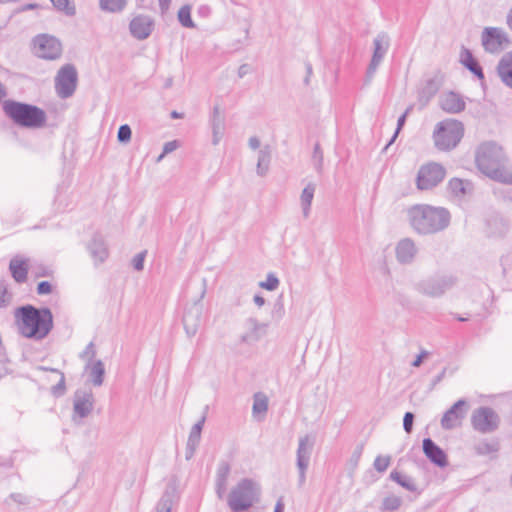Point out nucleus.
<instances>
[{"mask_svg":"<svg viewBox=\"0 0 512 512\" xmlns=\"http://www.w3.org/2000/svg\"><path fill=\"white\" fill-rule=\"evenodd\" d=\"M15 320L19 333L33 340H43L54 327L53 314L48 307L26 304L15 309Z\"/></svg>","mask_w":512,"mask_h":512,"instance_id":"f257e3e1","label":"nucleus"},{"mask_svg":"<svg viewBox=\"0 0 512 512\" xmlns=\"http://www.w3.org/2000/svg\"><path fill=\"white\" fill-rule=\"evenodd\" d=\"M411 227L420 235L436 234L445 230L451 221V214L444 207L416 204L408 209Z\"/></svg>","mask_w":512,"mask_h":512,"instance_id":"f03ea898","label":"nucleus"},{"mask_svg":"<svg viewBox=\"0 0 512 512\" xmlns=\"http://www.w3.org/2000/svg\"><path fill=\"white\" fill-rule=\"evenodd\" d=\"M475 161L479 171L491 180L512 185V172L504 167L506 155L495 142L482 143L477 149Z\"/></svg>","mask_w":512,"mask_h":512,"instance_id":"7ed1b4c3","label":"nucleus"},{"mask_svg":"<svg viewBox=\"0 0 512 512\" xmlns=\"http://www.w3.org/2000/svg\"><path fill=\"white\" fill-rule=\"evenodd\" d=\"M2 109L16 126L27 129H39L46 125V112L33 104L12 99L5 100Z\"/></svg>","mask_w":512,"mask_h":512,"instance_id":"20e7f679","label":"nucleus"},{"mask_svg":"<svg viewBox=\"0 0 512 512\" xmlns=\"http://www.w3.org/2000/svg\"><path fill=\"white\" fill-rule=\"evenodd\" d=\"M259 500V489L252 479H241L230 491L227 504L232 512L248 511Z\"/></svg>","mask_w":512,"mask_h":512,"instance_id":"39448f33","label":"nucleus"},{"mask_svg":"<svg viewBox=\"0 0 512 512\" xmlns=\"http://www.w3.org/2000/svg\"><path fill=\"white\" fill-rule=\"evenodd\" d=\"M464 136V125L461 121L447 119L439 122L433 133L435 146L441 151L454 149Z\"/></svg>","mask_w":512,"mask_h":512,"instance_id":"423d86ee","label":"nucleus"},{"mask_svg":"<svg viewBox=\"0 0 512 512\" xmlns=\"http://www.w3.org/2000/svg\"><path fill=\"white\" fill-rule=\"evenodd\" d=\"M456 282L457 278L453 275L436 274L416 283L415 289L427 297L439 298L452 289Z\"/></svg>","mask_w":512,"mask_h":512,"instance_id":"0eeeda50","label":"nucleus"},{"mask_svg":"<svg viewBox=\"0 0 512 512\" xmlns=\"http://www.w3.org/2000/svg\"><path fill=\"white\" fill-rule=\"evenodd\" d=\"M445 167L437 162H429L420 166L416 176L417 189L431 190L437 187L445 178Z\"/></svg>","mask_w":512,"mask_h":512,"instance_id":"6e6552de","label":"nucleus"},{"mask_svg":"<svg viewBox=\"0 0 512 512\" xmlns=\"http://www.w3.org/2000/svg\"><path fill=\"white\" fill-rule=\"evenodd\" d=\"M32 51L38 58L56 60L62 55V44L51 34H37L32 39Z\"/></svg>","mask_w":512,"mask_h":512,"instance_id":"1a4fd4ad","label":"nucleus"},{"mask_svg":"<svg viewBox=\"0 0 512 512\" xmlns=\"http://www.w3.org/2000/svg\"><path fill=\"white\" fill-rule=\"evenodd\" d=\"M206 280H203V289L198 300H195L185 309L182 322L188 337H193L199 331L203 321V304L202 298L206 293Z\"/></svg>","mask_w":512,"mask_h":512,"instance_id":"9d476101","label":"nucleus"},{"mask_svg":"<svg viewBox=\"0 0 512 512\" xmlns=\"http://www.w3.org/2000/svg\"><path fill=\"white\" fill-rule=\"evenodd\" d=\"M471 424L480 433H492L499 428L500 417L491 407L481 406L473 411Z\"/></svg>","mask_w":512,"mask_h":512,"instance_id":"9b49d317","label":"nucleus"},{"mask_svg":"<svg viewBox=\"0 0 512 512\" xmlns=\"http://www.w3.org/2000/svg\"><path fill=\"white\" fill-rule=\"evenodd\" d=\"M78 74L72 64L62 66L55 78V88L57 95L62 99L71 97L77 87Z\"/></svg>","mask_w":512,"mask_h":512,"instance_id":"f8f14e48","label":"nucleus"},{"mask_svg":"<svg viewBox=\"0 0 512 512\" xmlns=\"http://www.w3.org/2000/svg\"><path fill=\"white\" fill-rule=\"evenodd\" d=\"M313 444L314 443L310 439L309 435L299 438L298 448L296 451V465L299 471V486H302L306 481V471L309 466Z\"/></svg>","mask_w":512,"mask_h":512,"instance_id":"ddd939ff","label":"nucleus"},{"mask_svg":"<svg viewBox=\"0 0 512 512\" xmlns=\"http://www.w3.org/2000/svg\"><path fill=\"white\" fill-rule=\"evenodd\" d=\"M94 408V396L91 390L77 389L73 396V416L72 419L76 422V417L80 419L86 418Z\"/></svg>","mask_w":512,"mask_h":512,"instance_id":"4468645a","label":"nucleus"},{"mask_svg":"<svg viewBox=\"0 0 512 512\" xmlns=\"http://www.w3.org/2000/svg\"><path fill=\"white\" fill-rule=\"evenodd\" d=\"M374 49L371 61L366 70V78L370 81L389 48V40L385 35H378L373 41Z\"/></svg>","mask_w":512,"mask_h":512,"instance_id":"2eb2a0df","label":"nucleus"},{"mask_svg":"<svg viewBox=\"0 0 512 512\" xmlns=\"http://www.w3.org/2000/svg\"><path fill=\"white\" fill-rule=\"evenodd\" d=\"M467 407V401L465 399H459L456 401L443 415L441 419V426L445 430H451L456 428L461 420L466 415L465 408Z\"/></svg>","mask_w":512,"mask_h":512,"instance_id":"dca6fc26","label":"nucleus"},{"mask_svg":"<svg viewBox=\"0 0 512 512\" xmlns=\"http://www.w3.org/2000/svg\"><path fill=\"white\" fill-rule=\"evenodd\" d=\"M422 450L427 459L439 468L448 466V456L446 452L437 445L431 438H424L422 441Z\"/></svg>","mask_w":512,"mask_h":512,"instance_id":"f3484780","label":"nucleus"},{"mask_svg":"<svg viewBox=\"0 0 512 512\" xmlns=\"http://www.w3.org/2000/svg\"><path fill=\"white\" fill-rule=\"evenodd\" d=\"M87 250L97 266L103 263L109 256L108 247L101 233L95 232L87 244Z\"/></svg>","mask_w":512,"mask_h":512,"instance_id":"a211bd4d","label":"nucleus"},{"mask_svg":"<svg viewBox=\"0 0 512 512\" xmlns=\"http://www.w3.org/2000/svg\"><path fill=\"white\" fill-rule=\"evenodd\" d=\"M510 44L507 34H482V45L489 53H499Z\"/></svg>","mask_w":512,"mask_h":512,"instance_id":"6ab92c4d","label":"nucleus"},{"mask_svg":"<svg viewBox=\"0 0 512 512\" xmlns=\"http://www.w3.org/2000/svg\"><path fill=\"white\" fill-rule=\"evenodd\" d=\"M447 190L453 197L463 200L467 196L472 195L474 191V184L470 180L454 177L449 180Z\"/></svg>","mask_w":512,"mask_h":512,"instance_id":"aec40b11","label":"nucleus"},{"mask_svg":"<svg viewBox=\"0 0 512 512\" xmlns=\"http://www.w3.org/2000/svg\"><path fill=\"white\" fill-rule=\"evenodd\" d=\"M440 107L447 113L457 114L465 110L466 103L458 93L450 91L440 98Z\"/></svg>","mask_w":512,"mask_h":512,"instance_id":"412c9836","label":"nucleus"},{"mask_svg":"<svg viewBox=\"0 0 512 512\" xmlns=\"http://www.w3.org/2000/svg\"><path fill=\"white\" fill-rule=\"evenodd\" d=\"M396 258L401 264H410L417 253L415 243L410 238L400 240L395 249Z\"/></svg>","mask_w":512,"mask_h":512,"instance_id":"4be33fe9","label":"nucleus"},{"mask_svg":"<svg viewBox=\"0 0 512 512\" xmlns=\"http://www.w3.org/2000/svg\"><path fill=\"white\" fill-rule=\"evenodd\" d=\"M496 70L502 83L512 89V51L502 56Z\"/></svg>","mask_w":512,"mask_h":512,"instance_id":"5701e85b","label":"nucleus"},{"mask_svg":"<svg viewBox=\"0 0 512 512\" xmlns=\"http://www.w3.org/2000/svg\"><path fill=\"white\" fill-rule=\"evenodd\" d=\"M210 125L212 128L213 139L212 143L217 145L223 135L225 128V118L220 112V106L214 105L212 114L210 117Z\"/></svg>","mask_w":512,"mask_h":512,"instance_id":"b1692460","label":"nucleus"},{"mask_svg":"<svg viewBox=\"0 0 512 512\" xmlns=\"http://www.w3.org/2000/svg\"><path fill=\"white\" fill-rule=\"evenodd\" d=\"M441 87V81L437 77L429 78L419 90V102L425 106L437 94Z\"/></svg>","mask_w":512,"mask_h":512,"instance_id":"393cba45","label":"nucleus"},{"mask_svg":"<svg viewBox=\"0 0 512 512\" xmlns=\"http://www.w3.org/2000/svg\"><path fill=\"white\" fill-rule=\"evenodd\" d=\"M460 62L466 69H468L472 74H474L479 80H484L485 76H484L483 69L469 49L463 47L461 55H460Z\"/></svg>","mask_w":512,"mask_h":512,"instance_id":"a878e982","label":"nucleus"},{"mask_svg":"<svg viewBox=\"0 0 512 512\" xmlns=\"http://www.w3.org/2000/svg\"><path fill=\"white\" fill-rule=\"evenodd\" d=\"M9 269L13 279L17 283H23L27 280L28 266L25 260L12 259Z\"/></svg>","mask_w":512,"mask_h":512,"instance_id":"bb28decb","label":"nucleus"},{"mask_svg":"<svg viewBox=\"0 0 512 512\" xmlns=\"http://www.w3.org/2000/svg\"><path fill=\"white\" fill-rule=\"evenodd\" d=\"M500 450V443L497 439H483L474 445L475 454L486 456L496 454Z\"/></svg>","mask_w":512,"mask_h":512,"instance_id":"cd10ccee","label":"nucleus"},{"mask_svg":"<svg viewBox=\"0 0 512 512\" xmlns=\"http://www.w3.org/2000/svg\"><path fill=\"white\" fill-rule=\"evenodd\" d=\"M154 21L148 15H138L130 22V32H151Z\"/></svg>","mask_w":512,"mask_h":512,"instance_id":"c85d7f7f","label":"nucleus"},{"mask_svg":"<svg viewBox=\"0 0 512 512\" xmlns=\"http://www.w3.org/2000/svg\"><path fill=\"white\" fill-rule=\"evenodd\" d=\"M389 478L396 482L398 485H400L402 488L410 491V492H417V485L414 481V479L408 475H404L401 472L397 470H393L390 473Z\"/></svg>","mask_w":512,"mask_h":512,"instance_id":"c756f323","label":"nucleus"},{"mask_svg":"<svg viewBox=\"0 0 512 512\" xmlns=\"http://www.w3.org/2000/svg\"><path fill=\"white\" fill-rule=\"evenodd\" d=\"M175 487L168 485L156 506V512H171Z\"/></svg>","mask_w":512,"mask_h":512,"instance_id":"7c9ffc66","label":"nucleus"},{"mask_svg":"<svg viewBox=\"0 0 512 512\" xmlns=\"http://www.w3.org/2000/svg\"><path fill=\"white\" fill-rule=\"evenodd\" d=\"M314 192H315V185L311 184V183L306 185V187L302 190L300 199H301L303 216L305 218H307L309 216L311 203H312V200L314 197Z\"/></svg>","mask_w":512,"mask_h":512,"instance_id":"2f4dec72","label":"nucleus"},{"mask_svg":"<svg viewBox=\"0 0 512 512\" xmlns=\"http://www.w3.org/2000/svg\"><path fill=\"white\" fill-rule=\"evenodd\" d=\"M128 0H99V7L102 11L109 13H120L127 6Z\"/></svg>","mask_w":512,"mask_h":512,"instance_id":"473e14b6","label":"nucleus"},{"mask_svg":"<svg viewBox=\"0 0 512 512\" xmlns=\"http://www.w3.org/2000/svg\"><path fill=\"white\" fill-rule=\"evenodd\" d=\"M105 376V367L101 360H97L94 362L91 370H90V380L94 386H101L104 381Z\"/></svg>","mask_w":512,"mask_h":512,"instance_id":"72a5a7b5","label":"nucleus"},{"mask_svg":"<svg viewBox=\"0 0 512 512\" xmlns=\"http://www.w3.org/2000/svg\"><path fill=\"white\" fill-rule=\"evenodd\" d=\"M41 369L45 370V371H51L54 373H58L60 375L59 382L56 385L51 387V394L56 398L63 396L66 392V383H65L64 373L56 368L41 367Z\"/></svg>","mask_w":512,"mask_h":512,"instance_id":"f704fd0d","label":"nucleus"},{"mask_svg":"<svg viewBox=\"0 0 512 512\" xmlns=\"http://www.w3.org/2000/svg\"><path fill=\"white\" fill-rule=\"evenodd\" d=\"M271 160V153L268 149H261L258 153V161H257V174L259 176L266 175L269 163Z\"/></svg>","mask_w":512,"mask_h":512,"instance_id":"c9c22d12","label":"nucleus"},{"mask_svg":"<svg viewBox=\"0 0 512 512\" xmlns=\"http://www.w3.org/2000/svg\"><path fill=\"white\" fill-rule=\"evenodd\" d=\"M178 21L186 29H194L195 24L191 18V6L184 5L178 11Z\"/></svg>","mask_w":512,"mask_h":512,"instance_id":"e433bc0d","label":"nucleus"},{"mask_svg":"<svg viewBox=\"0 0 512 512\" xmlns=\"http://www.w3.org/2000/svg\"><path fill=\"white\" fill-rule=\"evenodd\" d=\"M56 10L67 16L76 14V7L73 0H50Z\"/></svg>","mask_w":512,"mask_h":512,"instance_id":"4c0bfd02","label":"nucleus"},{"mask_svg":"<svg viewBox=\"0 0 512 512\" xmlns=\"http://www.w3.org/2000/svg\"><path fill=\"white\" fill-rule=\"evenodd\" d=\"M205 421L206 416L203 415L201 419L192 426L187 440L188 443L199 445Z\"/></svg>","mask_w":512,"mask_h":512,"instance_id":"58836bf2","label":"nucleus"},{"mask_svg":"<svg viewBox=\"0 0 512 512\" xmlns=\"http://www.w3.org/2000/svg\"><path fill=\"white\" fill-rule=\"evenodd\" d=\"M402 505V498L395 495L387 496L383 499L381 505V511L384 512H394L400 508Z\"/></svg>","mask_w":512,"mask_h":512,"instance_id":"ea45409f","label":"nucleus"},{"mask_svg":"<svg viewBox=\"0 0 512 512\" xmlns=\"http://www.w3.org/2000/svg\"><path fill=\"white\" fill-rule=\"evenodd\" d=\"M412 110V107H408L405 112L403 114H401L397 120V126H396V129L394 131V134L392 135L391 139L389 140V142L386 144V146L384 147V150H387L388 147L394 143V141L396 140V138L398 137L400 131L402 130V128L404 127L405 123H406V120H407V116L408 114L410 113V111Z\"/></svg>","mask_w":512,"mask_h":512,"instance_id":"a19ab883","label":"nucleus"},{"mask_svg":"<svg viewBox=\"0 0 512 512\" xmlns=\"http://www.w3.org/2000/svg\"><path fill=\"white\" fill-rule=\"evenodd\" d=\"M230 469L229 463L222 461L217 468L215 483L227 484Z\"/></svg>","mask_w":512,"mask_h":512,"instance_id":"79ce46f5","label":"nucleus"},{"mask_svg":"<svg viewBox=\"0 0 512 512\" xmlns=\"http://www.w3.org/2000/svg\"><path fill=\"white\" fill-rule=\"evenodd\" d=\"M268 410V399L265 396L260 397V394H255L252 406L253 414L265 413Z\"/></svg>","mask_w":512,"mask_h":512,"instance_id":"37998d69","label":"nucleus"},{"mask_svg":"<svg viewBox=\"0 0 512 512\" xmlns=\"http://www.w3.org/2000/svg\"><path fill=\"white\" fill-rule=\"evenodd\" d=\"M279 284L280 281L278 277L274 273L270 272L267 274L266 280L259 283V286L265 290L274 291L279 287Z\"/></svg>","mask_w":512,"mask_h":512,"instance_id":"c03bdc74","label":"nucleus"},{"mask_svg":"<svg viewBox=\"0 0 512 512\" xmlns=\"http://www.w3.org/2000/svg\"><path fill=\"white\" fill-rule=\"evenodd\" d=\"M246 325L250 330V334L253 336V341L260 339L259 330L261 327H266V324H261L256 318L250 317L246 320Z\"/></svg>","mask_w":512,"mask_h":512,"instance_id":"a18cd8bd","label":"nucleus"},{"mask_svg":"<svg viewBox=\"0 0 512 512\" xmlns=\"http://www.w3.org/2000/svg\"><path fill=\"white\" fill-rule=\"evenodd\" d=\"M312 162L317 172L320 173L323 168V151L318 142L314 145L313 148Z\"/></svg>","mask_w":512,"mask_h":512,"instance_id":"49530a36","label":"nucleus"},{"mask_svg":"<svg viewBox=\"0 0 512 512\" xmlns=\"http://www.w3.org/2000/svg\"><path fill=\"white\" fill-rule=\"evenodd\" d=\"M363 450H364V443H360L355 447V449L348 461V465H349L350 469L355 470L358 467Z\"/></svg>","mask_w":512,"mask_h":512,"instance_id":"de8ad7c7","label":"nucleus"},{"mask_svg":"<svg viewBox=\"0 0 512 512\" xmlns=\"http://www.w3.org/2000/svg\"><path fill=\"white\" fill-rule=\"evenodd\" d=\"M132 130L128 124H122L117 132V140L121 144H127L131 140Z\"/></svg>","mask_w":512,"mask_h":512,"instance_id":"09e8293b","label":"nucleus"},{"mask_svg":"<svg viewBox=\"0 0 512 512\" xmlns=\"http://www.w3.org/2000/svg\"><path fill=\"white\" fill-rule=\"evenodd\" d=\"M284 315H285V308H284V303H283V295L281 294L275 300L273 310H272V317L276 320H281Z\"/></svg>","mask_w":512,"mask_h":512,"instance_id":"8fccbe9b","label":"nucleus"},{"mask_svg":"<svg viewBox=\"0 0 512 512\" xmlns=\"http://www.w3.org/2000/svg\"><path fill=\"white\" fill-rule=\"evenodd\" d=\"M391 462L390 456L378 455L373 463L375 470L379 473H383L387 470Z\"/></svg>","mask_w":512,"mask_h":512,"instance_id":"3c124183","label":"nucleus"},{"mask_svg":"<svg viewBox=\"0 0 512 512\" xmlns=\"http://www.w3.org/2000/svg\"><path fill=\"white\" fill-rule=\"evenodd\" d=\"M12 300L4 281L0 280V308H6Z\"/></svg>","mask_w":512,"mask_h":512,"instance_id":"603ef678","label":"nucleus"},{"mask_svg":"<svg viewBox=\"0 0 512 512\" xmlns=\"http://www.w3.org/2000/svg\"><path fill=\"white\" fill-rule=\"evenodd\" d=\"M14 467L13 457H0V478H6V471Z\"/></svg>","mask_w":512,"mask_h":512,"instance_id":"864d4df0","label":"nucleus"},{"mask_svg":"<svg viewBox=\"0 0 512 512\" xmlns=\"http://www.w3.org/2000/svg\"><path fill=\"white\" fill-rule=\"evenodd\" d=\"M146 254V251H142L133 257L132 266L136 271H142L144 269V261Z\"/></svg>","mask_w":512,"mask_h":512,"instance_id":"5fc2aeb1","label":"nucleus"},{"mask_svg":"<svg viewBox=\"0 0 512 512\" xmlns=\"http://www.w3.org/2000/svg\"><path fill=\"white\" fill-rule=\"evenodd\" d=\"M415 415L412 412H406L403 417V429L407 434L413 430Z\"/></svg>","mask_w":512,"mask_h":512,"instance_id":"6e6d98bb","label":"nucleus"},{"mask_svg":"<svg viewBox=\"0 0 512 512\" xmlns=\"http://www.w3.org/2000/svg\"><path fill=\"white\" fill-rule=\"evenodd\" d=\"M9 499L13 500L18 505H29L31 503V497L22 493H11Z\"/></svg>","mask_w":512,"mask_h":512,"instance_id":"4d7b16f0","label":"nucleus"},{"mask_svg":"<svg viewBox=\"0 0 512 512\" xmlns=\"http://www.w3.org/2000/svg\"><path fill=\"white\" fill-rule=\"evenodd\" d=\"M53 290L52 284L49 281H40L37 284V294L39 295H47L50 294Z\"/></svg>","mask_w":512,"mask_h":512,"instance_id":"13d9d810","label":"nucleus"},{"mask_svg":"<svg viewBox=\"0 0 512 512\" xmlns=\"http://www.w3.org/2000/svg\"><path fill=\"white\" fill-rule=\"evenodd\" d=\"M9 362L5 354H0V379L11 373V370L7 367Z\"/></svg>","mask_w":512,"mask_h":512,"instance_id":"bf43d9fd","label":"nucleus"},{"mask_svg":"<svg viewBox=\"0 0 512 512\" xmlns=\"http://www.w3.org/2000/svg\"><path fill=\"white\" fill-rule=\"evenodd\" d=\"M429 352L427 350L422 349L420 353L415 357V359L411 362V366L414 368H418L422 365L424 360L429 356Z\"/></svg>","mask_w":512,"mask_h":512,"instance_id":"052dcab7","label":"nucleus"},{"mask_svg":"<svg viewBox=\"0 0 512 512\" xmlns=\"http://www.w3.org/2000/svg\"><path fill=\"white\" fill-rule=\"evenodd\" d=\"M304 65H305L306 75L304 77L303 83H304L305 86H309L310 78L313 75V67H312V64L309 61H306L304 63Z\"/></svg>","mask_w":512,"mask_h":512,"instance_id":"680f3d73","label":"nucleus"},{"mask_svg":"<svg viewBox=\"0 0 512 512\" xmlns=\"http://www.w3.org/2000/svg\"><path fill=\"white\" fill-rule=\"evenodd\" d=\"M179 147L177 140L166 142L163 146V154H169Z\"/></svg>","mask_w":512,"mask_h":512,"instance_id":"e2e57ef3","label":"nucleus"},{"mask_svg":"<svg viewBox=\"0 0 512 512\" xmlns=\"http://www.w3.org/2000/svg\"><path fill=\"white\" fill-rule=\"evenodd\" d=\"M446 371H447V368L444 367L442 369V371L432 379L431 384H430V390L434 389L435 386L437 384H439L444 379V377L446 375Z\"/></svg>","mask_w":512,"mask_h":512,"instance_id":"0e129e2a","label":"nucleus"},{"mask_svg":"<svg viewBox=\"0 0 512 512\" xmlns=\"http://www.w3.org/2000/svg\"><path fill=\"white\" fill-rule=\"evenodd\" d=\"M197 447H198V445L187 442L186 449H185V459L186 460H190L194 456Z\"/></svg>","mask_w":512,"mask_h":512,"instance_id":"69168bd1","label":"nucleus"},{"mask_svg":"<svg viewBox=\"0 0 512 512\" xmlns=\"http://www.w3.org/2000/svg\"><path fill=\"white\" fill-rule=\"evenodd\" d=\"M251 71L250 69V65L249 64H242L240 65V67L238 68V77L239 78H243L245 77L249 72Z\"/></svg>","mask_w":512,"mask_h":512,"instance_id":"338daca9","label":"nucleus"},{"mask_svg":"<svg viewBox=\"0 0 512 512\" xmlns=\"http://www.w3.org/2000/svg\"><path fill=\"white\" fill-rule=\"evenodd\" d=\"M226 489H227V484L215 483V490H216L217 496L220 499L223 498V495L226 492Z\"/></svg>","mask_w":512,"mask_h":512,"instance_id":"774afa93","label":"nucleus"}]
</instances>
